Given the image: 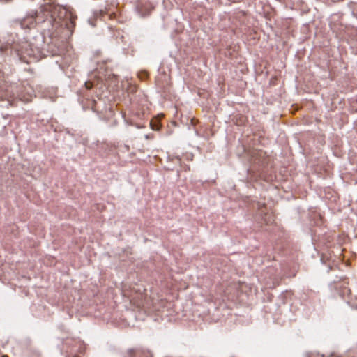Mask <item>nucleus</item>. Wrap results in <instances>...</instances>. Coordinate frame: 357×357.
Masks as SVG:
<instances>
[{
	"label": "nucleus",
	"instance_id": "7",
	"mask_svg": "<svg viewBox=\"0 0 357 357\" xmlns=\"http://www.w3.org/2000/svg\"><path fill=\"white\" fill-rule=\"evenodd\" d=\"M6 98V95L3 94L1 90H0V99L3 100Z\"/></svg>",
	"mask_w": 357,
	"mask_h": 357
},
{
	"label": "nucleus",
	"instance_id": "8",
	"mask_svg": "<svg viewBox=\"0 0 357 357\" xmlns=\"http://www.w3.org/2000/svg\"><path fill=\"white\" fill-rule=\"evenodd\" d=\"M197 121L195 119H191V123L193 124V125H195Z\"/></svg>",
	"mask_w": 357,
	"mask_h": 357
},
{
	"label": "nucleus",
	"instance_id": "1",
	"mask_svg": "<svg viewBox=\"0 0 357 357\" xmlns=\"http://www.w3.org/2000/svg\"><path fill=\"white\" fill-rule=\"evenodd\" d=\"M77 16L68 12L65 8L59 5L45 4L40 10L32 15L26 17L23 25L33 26L41 24L45 31H47L50 36H54L60 27L66 28L70 34L73 33Z\"/></svg>",
	"mask_w": 357,
	"mask_h": 357
},
{
	"label": "nucleus",
	"instance_id": "10",
	"mask_svg": "<svg viewBox=\"0 0 357 357\" xmlns=\"http://www.w3.org/2000/svg\"><path fill=\"white\" fill-rule=\"evenodd\" d=\"M2 357H8V356L5 355V356H3Z\"/></svg>",
	"mask_w": 357,
	"mask_h": 357
},
{
	"label": "nucleus",
	"instance_id": "3",
	"mask_svg": "<svg viewBox=\"0 0 357 357\" xmlns=\"http://www.w3.org/2000/svg\"><path fill=\"white\" fill-rule=\"evenodd\" d=\"M63 344L67 349L66 351L73 354L74 357H76L77 352L83 353L85 349V346L79 340L68 338Z\"/></svg>",
	"mask_w": 357,
	"mask_h": 357
},
{
	"label": "nucleus",
	"instance_id": "9",
	"mask_svg": "<svg viewBox=\"0 0 357 357\" xmlns=\"http://www.w3.org/2000/svg\"><path fill=\"white\" fill-rule=\"evenodd\" d=\"M10 0H0L1 2L7 3L9 2Z\"/></svg>",
	"mask_w": 357,
	"mask_h": 357
},
{
	"label": "nucleus",
	"instance_id": "6",
	"mask_svg": "<svg viewBox=\"0 0 357 357\" xmlns=\"http://www.w3.org/2000/svg\"><path fill=\"white\" fill-rule=\"evenodd\" d=\"M84 85H85V86H86V88L87 89H92V88H93V83H92L91 82H90V81L86 82L84 83Z\"/></svg>",
	"mask_w": 357,
	"mask_h": 357
},
{
	"label": "nucleus",
	"instance_id": "4",
	"mask_svg": "<svg viewBox=\"0 0 357 357\" xmlns=\"http://www.w3.org/2000/svg\"><path fill=\"white\" fill-rule=\"evenodd\" d=\"M150 126L153 130H159L160 128V120L157 118H153L150 122Z\"/></svg>",
	"mask_w": 357,
	"mask_h": 357
},
{
	"label": "nucleus",
	"instance_id": "5",
	"mask_svg": "<svg viewBox=\"0 0 357 357\" xmlns=\"http://www.w3.org/2000/svg\"><path fill=\"white\" fill-rule=\"evenodd\" d=\"M147 77H148V73L146 71H142L139 73V77L142 80L146 79Z\"/></svg>",
	"mask_w": 357,
	"mask_h": 357
},
{
	"label": "nucleus",
	"instance_id": "2",
	"mask_svg": "<svg viewBox=\"0 0 357 357\" xmlns=\"http://www.w3.org/2000/svg\"><path fill=\"white\" fill-rule=\"evenodd\" d=\"M8 50H10L11 54L14 52L16 56L19 57L20 60L23 62L29 63V61L26 60V56H29V57L35 56L34 50L31 45L27 42H22L20 43H13L0 47V52L2 53Z\"/></svg>",
	"mask_w": 357,
	"mask_h": 357
}]
</instances>
